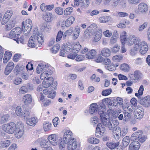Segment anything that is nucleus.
Returning <instances> with one entry per match:
<instances>
[{"label": "nucleus", "mask_w": 150, "mask_h": 150, "mask_svg": "<svg viewBox=\"0 0 150 150\" xmlns=\"http://www.w3.org/2000/svg\"><path fill=\"white\" fill-rule=\"evenodd\" d=\"M112 92V90L110 88L103 91L102 92V94L103 96H108Z\"/></svg>", "instance_id": "a18cd8bd"}, {"label": "nucleus", "mask_w": 150, "mask_h": 150, "mask_svg": "<svg viewBox=\"0 0 150 150\" xmlns=\"http://www.w3.org/2000/svg\"><path fill=\"white\" fill-rule=\"evenodd\" d=\"M33 37L35 40H37L38 43L42 45L44 42L43 38L42 37V34L38 33L37 35H34Z\"/></svg>", "instance_id": "4be33fe9"}, {"label": "nucleus", "mask_w": 150, "mask_h": 150, "mask_svg": "<svg viewBox=\"0 0 150 150\" xmlns=\"http://www.w3.org/2000/svg\"><path fill=\"white\" fill-rule=\"evenodd\" d=\"M93 34L90 31L86 29L84 33V37L86 38H88Z\"/></svg>", "instance_id": "3c124183"}, {"label": "nucleus", "mask_w": 150, "mask_h": 150, "mask_svg": "<svg viewBox=\"0 0 150 150\" xmlns=\"http://www.w3.org/2000/svg\"><path fill=\"white\" fill-rule=\"evenodd\" d=\"M85 57L83 55H78L76 59V60L77 61H81L83 60L84 59Z\"/></svg>", "instance_id": "69168bd1"}, {"label": "nucleus", "mask_w": 150, "mask_h": 150, "mask_svg": "<svg viewBox=\"0 0 150 150\" xmlns=\"http://www.w3.org/2000/svg\"><path fill=\"white\" fill-rule=\"evenodd\" d=\"M30 115V113L28 111H25L23 113V115L21 116L22 118H24V119H26L27 120L28 119V117H29Z\"/></svg>", "instance_id": "6e6d98bb"}, {"label": "nucleus", "mask_w": 150, "mask_h": 150, "mask_svg": "<svg viewBox=\"0 0 150 150\" xmlns=\"http://www.w3.org/2000/svg\"><path fill=\"white\" fill-rule=\"evenodd\" d=\"M129 67L128 65L126 64H124L121 65L120 69L124 71H128L129 70Z\"/></svg>", "instance_id": "c03bdc74"}, {"label": "nucleus", "mask_w": 150, "mask_h": 150, "mask_svg": "<svg viewBox=\"0 0 150 150\" xmlns=\"http://www.w3.org/2000/svg\"><path fill=\"white\" fill-rule=\"evenodd\" d=\"M139 11L142 13H145L148 10V7L146 4L144 3H140L138 6Z\"/></svg>", "instance_id": "9b49d317"}, {"label": "nucleus", "mask_w": 150, "mask_h": 150, "mask_svg": "<svg viewBox=\"0 0 150 150\" xmlns=\"http://www.w3.org/2000/svg\"><path fill=\"white\" fill-rule=\"evenodd\" d=\"M48 75H49V74H48L47 71H44L40 75V78L42 80L44 79L45 78L48 76Z\"/></svg>", "instance_id": "4d7b16f0"}, {"label": "nucleus", "mask_w": 150, "mask_h": 150, "mask_svg": "<svg viewBox=\"0 0 150 150\" xmlns=\"http://www.w3.org/2000/svg\"><path fill=\"white\" fill-rule=\"evenodd\" d=\"M48 140L50 143L53 146H55L57 144V139L56 135L52 134L49 135L48 137Z\"/></svg>", "instance_id": "9d476101"}, {"label": "nucleus", "mask_w": 150, "mask_h": 150, "mask_svg": "<svg viewBox=\"0 0 150 150\" xmlns=\"http://www.w3.org/2000/svg\"><path fill=\"white\" fill-rule=\"evenodd\" d=\"M140 108H138L137 110V112H135L138 113L139 114H140V116L141 117H142L144 115V110L142 108H141V109H140Z\"/></svg>", "instance_id": "e2e57ef3"}, {"label": "nucleus", "mask_w": 150, "mask_h": 150, "mask_svg": "<svg viewBox=\"0 0 150 150\" xmlns=\"http://www.w3.org/2000/svg\"><path fill=\"white\" fill-rule=\"evenodd\" d=\"M134 75L135 77V79H137V81L141 79L142 76V74L139 71H135Z\"/></svg>", "instance_id": "c9c22d12"}, {"label": "nucleus", "mask_w": 150, "mask_h": 150, "mask_svg": "<svg viewBox=\"0 0 150 150\" xmlns=\"http://www.w3.org/2000/svg\"><path fill=\"white\" fill-rule=\"evenodd\" d=\"M142 131L140 130L134 133L131 136V141H139L141 142H144L145 140L146 137H142Z\"/></svg>", "instance_id": "39448f33"}, {"label": "nucleus", "mask_w": 150, "mask_h": 150, "mask_svg": "<svg viewBox=\"0 0 150 150\" xmlns=\"http://www.w3.org/2000/svg\"><path fill=\"white\" fill-rule=\"evenodd\" d=\"M119 47L117 45H116L112 49V52L114 53H116L119 51Z\"/></svg>", "instance_id": "338daca9"}, {"label": "nucleus", "mask_w": 150, "mask_h": 150, "mask_svg": "<svg viewBox=\"0 0 150 150\" xmlns=\"http://www.w3.org/2000/svg\"><path fill=\"white\" fill-rule=\"evenodd\" d=\"M72 132L69 131H67L65 132L62 138L60 139V142L59 144L60 150H65V146L64 144H69L75 141L74 138H72L71 135Z\"/></svg>", "instance_id": "f03ea898"}, {"label": "nucleus", "mask_w": 150, "mask_h": 150, "mask_svg": "<svg viewBox=\"0 0 150 150\" xmlns=\"http://www.w3.org/2000/svg\"><path fill=\"white\" fill-rule=\"evenodd\" d=\"M130 142V138L129 136H126L124 138L122 141V144L125 147L127 146Z\"/></svg>", "instance_id": "7c9ffc66"}, {"label": "nucleus", "mask_w": 150, "mask_h": 150, "mask_svg": "<svg viewBox=\"0 0 150 150\" xmlns=\"http://www.w3.org/2000/svg\"><path fill=\"white\" fill-rule=\"evenodd\" d=\"M14 67V64L13 62H9L5 69V74L6 75H8L13 69Z\"/></svg>", "instance_id": "ddd939ff"}, {"label": "nucleus", "mask_w": 150, "mask_h": 150, "mask_svg": "<svg viewBox=\"0 0 150 150\" xmlns=\"http://www.w3.org/2000/svg\"><path fill=\"white\" fill-rule=\"evenodd\" d=\"M97 104L95 103H93L91 105L89 109V112L91 114H93V113H96L97 112V110L98 113V111L102 110L103 112H104L101 109H98L97 108Z\"/></svg>", "instance_id": "2eb2a0df"}, {"label": "nucleus", "mask_w": 150, "mask_h": 150, "mask_svg": "<svg viewBox=\"0 0 150 150\" xmlns=\"http://www.w3.org/2000/svg\"><path fill=\"white\" fill-rule=\"evenodd\" d=\"M38 65H40V66H41V68L43 71H45L48 67V65L45 64L41 63Z\"/></svg>", "instance_id": "052dcab7"}, {"label": "nucleus", "mask_w": 150, "mask_h": 150, "mask_svg": "<svg viewBox=\"0 0 150 150\" xmlns=\"http://www.w3.org/2000/svg\"><path fill=\"white\" fill-rule=\"evenodd\" d=\"M140 41V39L134 36H130L126 40V43L128 45H131L134 44L135 45L134 50H136L139 49V43Z\"/></svg>", "instance_id": "7ed1b4c3"}, {"label": "nucleus", "mask_w": 150, "mask_h": 150, "mask_svg": "<svg viewBox=\"0 0 150 150\" xmlns=\"http://www.w3.org/2000/svg\"><path fill=\"white\" fill-rule=\"evenodd\" d=\"M80 28H75L74 30L73 38L74 39H76L79 36L80 32Z\"/></svg>", "instance_id": "f704fd0d"}, {"label": "nucleus", "mask_w": 150, "mask_h": 150, "mask_svg": "<svg viewBox=\"0 0 150 150\" xmlns=\"http://www.w3.org/2000/svg\"><path fill=\"white\" fill-rule=\"evenodd\" d=\"M16 21L14 19L12 18L8 23L5 25V29L6 30H10L15 27Z\"/></svg>", "instance_id": "dca6fc26"}, {"label": "nucleus", "mask_w": 150, "mask_h": 150, "mask_svg": "<svg viewBox=\"0 0 150 150\" xmlns=\"http://www.w3.org/2000/svg\"><path fill=\"white\" fill-rule=\"evenodd\" d=\"M53 81L54 79L52 77L47 78L44 79L42 82L43 87L44 88L49 87L52 84Z\"/></svg>", "instance_id": "1a4fd4ad"}, {"label": "nucleus", "mask_w": 150, "mask_h": 150, "mask_svg": "<svg viewBox=\"0 0 150 150\" xmlns=\"http://www.w3.org/2000/svg\"><path fill=\"white\" fill-rule=\"evenodd\" d=\"M131 113L127 112H123V120L125 122H127L129 120L130 118Z\"/></svg>", "instance_id": "ea45409f"}, {"label": "nucleus", "mask_w": 150, "mask_h": 150, "mask_svg": "<svg viewBox=\"0 0 150 150\" xmlns=\"http://www.w3.org/2000/svg\"><path fill=\"white\" fill-rule=\"evenodd\" d=\"M3 130L9 134H13L16 129V125L13 122H11L3 125Z\"/></svg>", "instance_id": "20e7f679"}, {"label": "nucleus", "mask_w": 150, "mask_h": 150, "mask_svg": "<svg viewBox=\"0 0 150 150\" xmlns=\"http://www.w3.org/2000/svg\"><path fill=\"white\" fill-rule=\"evenodd\" d=\"M24 22H23L22 23V29L24 31H27V33H29L32 28V21L30 19L26 20L25 21L24 25Z\"/></svg>", "instance_id": "423d86ee"}, {"label": "nucleus", "mask_w": 150, "mask_h": 150, "mask_svg": "<svg viewBox=\"0 0 150 150\" xmlns=\"http://www.w3.org/2000/svg\"><path fill=\"white\" fill-rule=\"evenodd\" d=\"M119 144L118 142H108L106 143V145L111 149H113L117 147Z\"/></svg>", "instance_id": "a211bd4d"}, {"label": "nucleus", "mask_w": 150, "mask_h": 150, "mask_svg": "<svg viewBox=\"0 0 150 150\" xmlns=\"http://www.w3.org/2000/svg\"><path fill=\"white\" fill-rule=\"evenodd\" d=\"M55 11L57 14L61 15L63 14V9L61 8L57 7L55 8Z\"/></svg>", "instance_id": "864d4df0"}, {"label": "nucleus", "mask_w": 150, "mask_h": 150, "mask_svg": "<svg viewBox=\"0 0 150 150\" xmlns=\"http://www.w3.org/2000/svg\"><path fill=\"white\" fill-rule=\"evenodd\" d=\"M23 100L25 105H28L31 103L32 101L31 96L30 94H27L24 95Z\"/></svg>", "instance_id": "f3484780"}, {"label": "nucleus", "mask_w": 150, "mask_h": 150, "mask_svg": "<svg viewBox=\"0 0 150 150\" xmlns=\"http://www.w3.org/2000/svg\"><path fill=\"white\" fill-rule=\"evenodd\" d=\"M72 10L73 8L72 7L67 8L64 11V14L66 16L70 15L72 12Z\"/></svg>", "instance_id": "09e8293b"}, {"label": "nucleus", "mask_w": 150, "mask_h": 150, "mask_svg": "<svg viewBox=\"0 0 150 150\" xmlns=\"http://www.w3.org/2000/svg\"><path fill=\"white\" fill-rule=\"evenodd\" d=\"M96 53V52L95 50H92L89 51L85 56L86 58L88 59H93L95 57Z\"/></svg>", "instance_id": "6ab92c4d"}, {"label": "nucleus", "mask_w": 150, "mask_h": 150, "mask_svg": "<svg viewBox=\"0 0 150 150\" xmlns=\"http://www.w3.org/2000/svg\"><path fill=\"white\" fill-rule=\"evenodd\" d=\"M88 141L89 143L94 144H97L99 142V140L98 139L93 137L89 139Z\"/></svg>", "instance_id": "37998d69"}, {"label": "nucleus", "mask_w": 150, "mask_h": 150, "mask_svg": "<svg viewBox=\"0 0 150 150\" xmlns=\"http://www.w3.org/2000/svg\"><path fill=\"white\" fill-rule=\"evenodd\" d=\"M9 118V115H3L1 117L0 120V122L1 123L3 124L6 122Z\"/></svg>", "instance_id": "58836bf2"}, {"label": "nucleus", "mask_w": 150, "mask_h": 150, "mask_svg": "<svg viewBox=\"0 0 150 150\" xmlns=\"http://www.w3.org/2000/svg\"><path fill=\"white\" fill-rule=\"evenodd\" d=\"M52 124L49 122H45L43 125V128L45 131L50 130L51 128Z\"/></svg>", "instance_id": "72a5a7b5"}, {"label": "nucleus", "mask_w": 150, "mask_h": 150, "mask_svg": "<svg viewBox=\"0 0 150 150\" xmlns=\"http://www.w3.org/2000/svg\"><path fill=\"white\" fill-rule=\"evenodd\" d=\"M89 4V0H80V7L82 8L88 7Z\"/></svg>", "instance_id": "aec40b11"}, {"label": "nucleus", "mask_w": 150, "mask_h": 150, "mask_svg": "<svg viewBox=\"0 0 150 150\" xmlns=\"http://www.w3.org/2000/svg\"><path fill=\"white\" fill-rule=\"evenodd\" d=\"M60 48V45H59L57 44L51 48V51L52 53L55 54L58 51Z\"/></svg>", "instance_id": "4c0bfd02"}, {"label": "nucleus", "mask_w": 150, "mask_h": 150, "mask_svg": "<svg viewBox=\"0 0 150 150\" xmlns=\"http://www.w3.org/2000/svg\"><path fill=\"white\" fill-rule=\"evenodd\" d=\"M68 150H75L77 146V144L75 141H74L71 143L67 144Z\"/></svg>", "instance_id": "c85d7f7f"}, {"label": "nucleus", "mask_w": 150, "mask_h": 150, "mask_svg": "<svg viewBox=\"0 0 150 150\" xmlns=\"http://www.w3.org/2000/svg\"><path fill=\"white\" fill-rule=\"evenodd\" d=\"M63 35V32L60 31H59L56 38V40L57 41H59L62 38Z\"/></svg>", "instance_id": "5fc2aeb1"}, {"label": "nucleus", "mask_w": 150, "mask_h": 150, "mask_svg": "<svg viewBox=\"0 0 150 150\" xmlns=\"http://www.w3.org/2000/svg\"><path fill=\"white\" fill-rule=\"evenodd\" d=\"M148 46L146 42L144 41H143L141 42V40H140V41L139 42V47H142V48H145V47H146V46Z\"/></svg>", "instance_id": "13d9d810"}, {"label": "nucleus", "mask_w": 150, "mask_h": 150, "mask_svg": "<svg viewBox=\"0 0 150 150\" xmlns=\"http://www.w3.org/2000/svg\"><path fill=\"white\" fill-rule=\"evenodd\" d=\"M13 14V12L11 10L7 11L5 13L4 15L8 17V18H11Z\"/></svg>", "instance_id": "680f3d73"}, {"label": "nucleus", "mask_w": 150, "mask_h": 150, "mask_svg": "<svg viewBox=\"0 0 150 150\" xmlns=\"http://www.w3.org/2000/svg\"><path fill=\"white\" fill-rule=\"evenodd\" d=\"M110 51L107 48H104L101 50L102 55L105 57L110 56Z\"/></svg>", "instance_id": "a878e982"}, {"label": "nucleus", "mask_w": 150, "mask_h": 150, "mask_svg": "<svg viewBox=\"0 0 150 150\" xmlns=\"http://www.w3.org/2000/svg\"><path fill=\"white\" fill-rule=\"evenodd\" d=\"M129 145L130 150H138L140 147V144L138 141H133Z\"/></svg>", "instance_id": "4468645a"}, {"label": "nucleus", "mask_w": 150, "mask_h": 150, "mask_svg": "<svg viewBox=\"0 0 150 150\" xmlns=\"http://www.w3.org/2000/svg\"><path fill=\"white\" fill-rule=\"evenodd\" d=\"M51 103V101L47 99L44 100L43 101V104L45 106H47L49 105Z\"/></svg>", "instance_id": "774afa93"}, {"label": "nucleus", "mask_w": 150, "mask_h": 150, "mask_svg": "<svg viewBox=\"0 0 150 150\" xmlns=\"http://www.w3.org/2000/svg\"><path fill=\"white\" fill-rule=\"evenodd\" d=\"M16 132L15 135L18 138H20L23 134V130L20 129L17 127L15 131Z\"/></svg>", "instance_id": "473e14b6"}, {"label": "nucleus", "mask_w": 150, "mask_h": 150, "mask_svg": "<svg viewBox=\"0 0 150 150\" xmlns=\"http://www.w3.org/2000/svg\"><path fill=\"white\" fill-rule=\"evenodd\" d=\"M10 144V141L6 140L0 142V147L5 148L8 147Z\"/></svg>", "instance_id": "cd10ccee"}, {"label": "nucleus", "mask_w": 150, "mask_h": 150, "mask_svg": "<svg viewBox=\"0 0 150 150\" xmlns=\"http://www.w3.org/2000/svg\"><path fill=\"white\" fill-rule=\"evenodd\" d=\"M111 63V61L110 59L107 57H105L103 62V64L108 65L110 64Z\"/></svg>", "instance_id": "0e129e2a"}, {"label": "nucleus", "mask_w": 150, "mask_h": 150, "mask_svg": "<svg viewBox=\"0 0 150 150\" xmlns=\"http://www.w3.org/2000/svg\"><path fill=\"white\" fill-rule=\"evenodd\" d=\"M103 102H106V105H107L109 108L110 109L114 108L116 106L114 102L110 98L103 99Z\"/></svg>", "instance_id": "f8f14e48"}, {"label": "nucleus", "mask_w": 150, "mask_h": 150, "mask_svg": "<svg viewBox=\"0 0 150 150\" xmlns=\"http://www.w3.org/2000/svg\"><path fill=\"white\" fill-rule=\"evenodd\" d=\"M13 39L14 40L16 41L18 44L19 43V42L22 44H25V41L23 37H21L20 38H18L17 37L16 38H14Z\"/></svg>", "instance_id": "8fccbe9b"}, {"label": "nucleus", "mask_w": 150, "mask_h": 150, "mask_svg": "<svg viewBox=\"0 0 150 150\" xmlns=\"http://www.w3.org/2000/svg\"><path fill=\"white\" fill-rule=\"evenodd\" d=\"M100 119L102 124L108 127L109 129L112 132L120 131V128L118 126V123L115 120H110L108 118V115L102 110L98 111Z\"/></svg>", "instance_id": "f257e3e1"}, {"label": "nucleus", "mask_w": 150, "mask_h": 150, "mask_svg": "<svg viewBox=\"0 0 150 150\" xmlns=\"http://www.w3.org/2000/svg\"><path fill=\"white\" fill-rule=\"evenodd\" d=\"M22 109L21 107L18 106L16 107V113L18 116H21L23 115V112H21Z\"/></svg>", "instance_id": "de8ad7c7"}, {"label": "nucleus", "mask_w": 150, "mask_h": 150, "mask_svg": "<svg viewBox=\"0 0 150 150\" xmlns=\"http://www.w3.org/2000/svg\"><path fill=\"white\" fill-rule=\"evenodd\" d=\"M75 19L73 16H71L66 20L65 24L66 26L69 27L70 25L73 24L74 21Z\"/></svg>", "instance_id": "393cba45"}, {"label": "nucleus", "mask_w": 150, "mask_h": 150, "mask_svg": "<svg viewBox=\"0 0 150 150\" xmlns=\"http://www.w3.org/2000/svg\"><path fill=\"white\" fill-rule=\"evenodd\" d=\"M139 103L145 107H149L150 105V98L149 97L145 96L144 98L141 97L139 99Z\"/></svg>", "instance_id": "0eeeda50"}, {"label": "nucleus", "mask_w": 150, "mask_h": 150, "mask_svg": "<svg viewBox=\"0 0 150 150\" xmlns=\"http://www.w3.org/2000/svg\"><path fill=\"white\" fill-rule=\"evenodd\" d=\"M43 18L45 21L48 22H50L53 19L52 14L49 13H47L45 15H44Z\"/></svg>", "instance_id": "bb28decb"}, {"label": "nucleus", "mask_w": 150, "mask_h": 150, "mask_svg": "<svg viewBox=\"0 0 150 150\" xmlns=\"http://www.w3.org/2000/svg\"><path fill=\"white\" fill-rule=\"evenodd\" d=\"M123 33H124V34L120 36V39L122 44L124 45L125 44V42H126V40L127 39H126V32H124Z\"/></svg>", "instance_id": "79ce46f5"}, {"label": "nucleus", "mask_w": 150, "mask_h": 150, "mask_svg": "<svg viewBox=\"0 0 150 150\" xmlns=\"http://www.w3.org/2000/svg\"><path fill=\"white\" fill-rule=\"evenodd\" d=\"M97 27L95 24L91 25L87 28V30H89L93 34L96 33Z\"/></svg>", "instance_id": "c756f323"}, {"label": "nucleus", "mask_w": 150, "mask_h": 150, "mask_svg": "<svg viewBox=\"0 0 150 150\" xmlns=\"http://www.w3.org/2000/svg\"><path fill=\"white\" fill-rule=\"evenodd\" d=\"M36 42L35 40L33 37L31 36L30 38L28 45L31 47H35L36 46Z\"/></svg>", "instance_id": "b1692460"}, {"label": "nucleus", "mask_w": 150, "mask_h": 150, "mask_svg": "<svg viewBox=\"0 0 150 150\" xmlns=\"http://www.w3.org/2000/svg\"><path fill=\"white\" fill-rule=\"evenodd\" d=\"M145 46L146 47L145 48H142V47L139 48H140L139 52L142 54H145L148 50V46Z\"/></svg>", "instance_id": "603ef678"}, {"label": "nucleus", "mask_w": 150, "mask_h": 150, "mask_svg": "<svg viewBox=\"0 0 150 150\" xmlns=\"http://www.w3.org/2000/svg\"><path fill=\"white\" fill-rule=\"evenodd\" d=\"M81 47V45L79 43H75L73 46L72 51L74 53H78Z\"/></svg>", "instance_id": "412c9836"}, {"label": "nucleus", "mask_w": 150, "mask_h": 150, "mask_svg": "<svg viewBox=\"0 0 150 150\" xmlns=\"http://www.w3.org/2000/svg\"><path fill=\"white\" fill-rule=\"evenodd\" d=\"M14 30L15 29H13L10 32L9 34V37L13 39L14 40V38H16L17 37L16 36V35H18L19 34H16V32L14 31Z\"/></svg>", "instance_id": "a19ab883"}, {"label": "nucleus", "mask_w": 150, "mask_h": 150, "mask_svg": "<svg viewBox=\"0 0 150 150\" xmlns=\"http://www.w3.org/2000/svg\"><path fill=\"white\" fill-rule=\"evenodd\" d=\"M24 69V66H21L20 67L19 66L17 65L16 66L14 70V74L17 75L20 73L21 72V71H23Z\"/></svg>", "instance_id": "5701e85b"}, {"label": "nucleus", "mask_w": 150, "mask_h": 150, "mask_svg": "<svg viewBox=\"0 0 150 150\" xmlns=\"http://www.w3.org/2000/svg\"><path fill=\"white\" fill-rule=\"evenodd\" d=\"M124 112L131 113L133 110V107L132 105L129 102H127L124 104L122 106Z\"/></svg>", "instance_id": "6e6552de"}, {"label": "nucleus", "mask_w": 150, "mask_h": 150, "mask_svg": "<svg viewBox=\"0 0 150 150\" xmlns=\"http://www.w3.org/2000/svg\"><path fill=\"white\" fill-rule=\"evenodd\" d=\"M22 82V79L20 78H16L13 81V83L16 85L20 84Z\"/></svg>", "instance_id": "bf43d9fd"}, {"label": "nucleus", "mask_w": 150, "mask_h": 150, "mask_svg": "<svg viewBox=\"0 0 150 150\" xmlns=\"http://www.w3.org/2000/svg\"><path fill=\"white\" fill-rule=\"evenodd\" d=\"M26 123L28 125L32 126H34L36 123L35 119L34 117L28 119L26 121Z\"/></svg>", "instance_id": "2f4dec72"}, {"label": "nucleus", "mask_w": 150, "mask_h": 150, "mask_svg": "<svg viewBox=\"0 0 150 150\" xmlns=\"http://www.w3.org/2000/svg\"><path fill=\"white\" fill-rule=\"evenodd\" d=\"M128 131V128L127 127H126L123 128L121 131V129H120V131H118V132H119L121 134V135L122 136V137H123L127 134Z\"/></svg>", "instance_id": "e433bc0d"}, {"label": "nucleus", "mask_w": 150, "mask_h": 150, "mask_svg": "<svg viewBox=\"0 0 150 150\" xmlns=\"http://www.w3.org/2000/svg\"><path fill=\"white\" fill-rule=\"evenodd\" d=\"M19 93L21 94H24L28 91V88L25 86H23L19 90Z\"/></svg>", "instance_id": "49530a36"}]
</instances>
